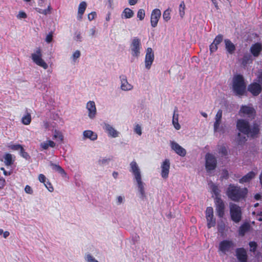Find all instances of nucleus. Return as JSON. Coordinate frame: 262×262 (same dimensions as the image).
I'll return each mask as SVG.
<instances>
[{
  "mask_svg": "<svg viewBox=\"0 0 262 262\" xmlns=\"http://www.w3.org/2000/svg\"><path fill=\"white\" fill-rule=\"evenodd\" d=\"M249 246L250 248V251H254L256 248V244L255 242H251L249 243Z\"/></svg>",
  "mask_w": 262,
  "mask_h": 262,
  "instance_id": "6e6d98bb",
  "label": "nucleus"
},
{
  "mask_svg": "<svg viewBox=\"0 0 262 262\" xmlns=\"http://www.w3.org/2000/svg\"><path fill=\"white\" fill-rule=\"evenodd\" d=\"M219 152L220 154H222V155H226L227 154V150L226 148H225V147L221 146L219 149Z\"/></svg>",
  "mask_w": 262,
  "mask_h": 262,
  "instance_id": "09e8293b",
  "label": "nucleus"
},
{
  "mask_svg": "<svg viewBox=\"0 0 262 262\" xmlns=\"http://www.w3.org/2000/svg\"><path fill=\"white\" fill-rule=\"evenodd\" d=\"M53 138L57 139L61 142L63 140V136L61 132L55 130L53 136Z\"/></svg>",
  "mask_w": 262,
  "mask_h": 262,
  "instance_id": "4c0bfd02",
  "label": "nucleus"
},
{
  "mask_svg": "<svg viewBox=\"0 0 262 262\" xmlns=\"http://www.w3.org/2000/svg\"><path fill=\"white\" fill-rule=\"evenodd\" d=\"M86 108L88 111V116L89 118L91 119L95 118L97 113L95 102L93 101H90L88 102Z\"/></svg>",
  "mask_w": 262,
  "mask_h": 262,
  "instance_id": "6ab92c4d",
  "label": "nucleus"
},
{
  "mask_svg": "<svg viewBox=\"0 0 262 262\" xmlns=\"http://www.w3.org/2000/svg\"><path fill=\"white\" fill-rule=\"evenodd\" d=\"M217 50V46L212 43L210 46V51L211 53L215 52Z\"/></svg>",
  "mask_w": 262,
  "mask_h": 262,
  "instance_id": "603ef678",
  "label": "nucleus"
},
{
  "mask_svg": "<svg viewBox=\"0 0 262 262\" xmlns=\"http://www.w3.org/2000/svg\"><path fill=\"white\" fill-rule=\"evenodd\" d=\"M52 166L54 170L60 173L63 177H66L67 173L60 166L55 164H52Z\"/></svg>",
  "mask_w": 262,
  "mask_h": 262,
  "instance_id": "c85d7f7f",
  "label": "nucleus"
},
{
  "mask_svg": "<svg viewBox=\"0 0 262 262\" xmlns=\"http://www.w3.org/2000/svg\"><path fill=\"white\" fill-rule=\"evenodd\" d=\"M118 176V173L117 172L114 171L113 173V176L115 179H117Z\"/></svg>",
  "mask_w": 262,
  "mask_h": 262,
  "instance_id": "774afa93",
  "label": "nucleus"
},
{
  "mask_svg": "<svg viewBox=\"0 0 262 262\" xmlns=\"http://www.w3.org/2000/svg\"><path fill=\"white\" fill-rule=\"evenodd\" d=\"M185 4L184 1H182L179 6V14L181 18H183L185 14Z\"/></svg>",
  "mask_w": 262,
  "mask_h": 262,
  "instance_id": "7c9ffc66",
  "label": "nucleus"
},
{
  "mask_svg": "<svg viewBox=\"0 0 262 262\" xmlns=\"http://www.w3.org/2000/svg\"><path fill=\"white\" fill-rule=\"evenodd\" d=\"M250 226L248 224H245L243 225L239 229V234L244 235V234L249 230Z\"/></svg>",
  "mask_w": 262,
  "mask_h": 262,
  "instance_id": "f704fd0d",
  "label": "nucleus"
},
{
  "mask_svg": "<svg viewBox=\"0 0 262 262\" xmlns=\"http://www.w3.org/2000/svg\"><path fill=\"white\" fill-rule=\"evenodd\" d=\"M213 4L214 5L216 9H219V6L217 5V0H211Z\"/></svg>",
  "mask_w": 262,
  "mask_h": 262,
  "instance_id": "e2e57ef3",
  "label": "nucleus"
},
{
  "mask_svg": "<svg viewBox=\"0 0 262 262\" xmlns=\"http://www.w3.org/2000/svg\"><path fill=\"white\" fill-rule=\"evenodd\" d=\"M216 210L219 217H222L224 215V204L222 200L216 197L215 199Z\"/></svg>",
  "mask_w": 262,
  "mask_h": 262,
  "instance_id": "aec40b11",
  "label": "nucleus"
},
{
  "mask_svg": "<svg viewBox=\"0 0 262 262\" xmlns=\"http://www.w3.org/2000/svg\"><path fill=\"white\" fill-rule=\"evenodd\" d=\"M8 147L12 150H20L21 148L23 147V146L20 144H12L8 146Z\"/></svg>",
  "mask_w": 262,
  "mask_h": 262,
  "instance_id": "c03bdc74",
  "label": "nucleus"
},
{
  "mask_svg": "<svg viewBox=\"0 0 262 262\" xmlns=\"http://www.w3.org/2000/svg\"><path fill=\"white\" fill-rule=\"evenodd\" d=\"M25 192L30 194H32L33 192V191L32 188L29 185H26L25 188Z\"/></svg>",
  "mask_w": 262,
  "mask_h": 262,
  "instance_id": "3c124183",
  "label": "nucleus"
},
{
  "mask_svg": "<svg viewBox=\"0 0 262 262\" xmlns=\"http://www.w3.org/2000/svg\"><path fill=\"white\" fill-rule=\"evenodd\" d=\"M130 171L133 174L134 179L137 183L139 197L144 200L146 197L145 183L142 180L141 172L140 168L135 161H133L129 164Z\"/></svg>",
  "mask_w": 262,
  "mask_h": 262,
  "instance_id": "f257e3e1",
  "label": "nucleus"
},
{
  "mask_svg": "<svg viewBox=\"0 0 262 262\" xmlns=\"http://www.w3.org/2000/svg\"><path fill=\"white\" fill-rule=\"evenodd\" d=\"M38 180L41 183H43L45 184L46 180V177L43 174H39L38 176Z\"/></svg>",
  "mask_w": 262,
  "mask_h": 262,
  "instance_id": "864d4df0",
  "label": "nucleus"
},
{
  "mask_svg": "<svg viewBox=\"0 0 262 262\" xmlns=\"http://www.w3.org/2000/svg\"><path fill=\"white\" fill-rule=\"evenodd\" d=\"M96 13L95 12H92L88 15V19L90 21L94 20L96 17Z\"/></svg>",
  "mask_w": 262,
  "mask_h": 262,
  "instance_id": "de8ad7c7",
  "label": "nucleus"
},
{
  "mask_svg": "<svg viewBox=\"0 0 262 262\" xmlns=\"http://www.w3.org/2000/svg\"><path fill=\"white\" fill-rule=\"evenodd\" d=\"M145 16V11L142 9H139L137 12V17L140 20H142L144 18Z\"/></svg>",
  "mask_w": 262,
  "mask_h": 262,
  "instance_id": "ea45409f",
  "label": "nucleus"
},
{
  "mask_svg": "<svg viewBox=\"0 0 262 262\" xmlns=\"http://www.w3.org/2000/svg\"><path fill=\"white\" fill-rule=\"evenodd\" d=\"M222 40L223 36L222 35H218L215 37L212 43L217 46L222 42Z\"/></svg>",
  "mask_w": 262,
  "mask_h": 262,
  "instance_id": "a18cd8bd",
  "label": "nucleus"
},
{
  "mask_svg": "<svg viewBox=\"0 0 262 262\" xmlns=\"http://www.w3.org/2000/svg\"><path fill=\"white\" fill-rule=\"evenodd\" d=\"M134 130L135 133L139 136H141L142 134V127L141 125L138 124L135 125Z\"/></svg>",
  "mask_w": 262,
  "mask_h": 262,
  "instance_id": "a19ab883",
  "label": "nucleus"
},
{
  "mask_svg": "<svg viewBox=\"0 0 262 262\" xmlns=\"http://www.w3.org/2000/svg\"><path fill=\"white\" fill-rule=\"evenodd\" d=\"M161 16V12L159 9H154L150 14V25L152 28H155L157 26L159 20Z\"/></svg>",
  "mask_w": 262,
  "mask_h": 262,
  "instance_id": "ddd939ff",
  "label": "nucleus"
},
{
  "mask_svg": "<svg viewBox=\"0 0 262 262\" xmlns=\"http://www.w3.org/2000/svg\"><path fill=\"white\" fill-rule=\"evenodd\" d=\"M172 122L176 129L179 130L181 128V125L179 123V114L176 110L173 112Z\"/></svg>",
  "mask_w": 262,
  "mask_h": 262,
  "instance_id": "bb28decb",
  "label": "nucleus"
},
{
  "mask_svg": "<svg viewBox=\"0 0 262 262\" xmlns=\"http://www.w3.org/2000/svg\"><path fill=\"white\" fill-rule=\"evenodd\" d=\"M50 13H49V10H48L47 9L42 10V14L46 15Z\"/></svg>",
  "mask_w": 262,
  "mask_h": 262,
  "instance_id": "69168bd1",
  "label": "nucleus"
},
{
  "mask_svg": "<svg viewBox=\"0 0 262 262\" xmlns=\"http://www.w3.org/2000/svg\"><path fill=\"white\" fill-rule=\"evenodd\" d=\"M83 135L87 138L92 140H95L97 138V135L96 133L91 130H86L83 133Z\"/></svg>",
  "mask_w": 262,
  "mask_h": 262,
  "instance_id": "cd10ccee",
  "label": "nucleus"
},
{
  "mask_svg": "<svg viewBox=\"0 0 262 262\" xmlns=\"http://www.w3.org/2000/svg\"><path fill=\"white\" fill-rule=\"evenodd\" d=\"M236 256L239 262H246L247 255L246 251L243 248H238L236 250Z\"/></svg>",
  "mask_w": 262,
  "mask_h": 262,
  "instance_id": "4be33fe9",
  "label": "nucleus"
},
{
  "mask_svg": "<svg viewBox=\"0 0 262 262\" xmlns=\"http://www.w3.org/2000/svg\"><path fill=\"white\" fill-rule=\"evenodd\" d=\"M171 149L181 157H184L186 155V150L183 147L174 141H170Z\"/></svg>",
  "mask_w": 262,
  "mask_h": 262,
  "instance_id": "f3484780",
  "label": "nucleus"
},
{
  "mask_svg": "<svg viewBox=\"0 0 262 262\" xmlns=\"http://www.w3.org/2000/svg\"><path fill=\"white\" fill-rule=\"evenodd\" d=\"M111 13L110 12H108L105 17V20L107 22L111 20Z\"/></svg>",
  "mask_w": 262,
  "mask_h": 262,
  "instance_id": "052dcab7",
  "label": "nucleus"
},
{
  "mask_svg": "<svg viewBox=\"0 0 262 262\" xmlns=\"http://www.w3.org/2000/svg\"><path fill=\"white\" fill-rule=\"evenodd\" d=\"M5 184H6V181H5V179H4L3 178H0V189L3 188L5 186Z\"/></svg>",
  "mask_w": 262,
  "mask_h": 262,
  "instance_id": "bf43d9fd",
  "label": "nucleus"
},
{
  "mask_svg": "<svg viewBox=\"0 0 262 262\" xmlns=\"http://www.w3.org/2000/svg\"><path fill=\"white\" fill-rule=\"evenodd\" d=\"M138 0H128L130 5H134L137 3Z\"/></svg>",
  "mask_w": 262,
  "mask_h": 262,
  "instance_id": "680f3d73",
  "label": "nucleus"
},
{
  "mask_svg": "<svg viewBox=\"0 0 262 262\" xmlns=\"http://www.w3.org/2000/svg\"><path fill=\"white\" fill-rule=\"evenodd\" d=\"M42 54L41 49L38 48L35 51V52L32 54L31 58L33 62L37 66L47 69L48 67L47 63L42 59Z\"/></svg>",
  "mask_w": 262,
  "mask_h": 262,
  "instance_id": "0eeeda50",
  "label": "nucleus"
},
{
  "mask_svg": "<svg viewBox=\"0 0 262 262\" xmlns=\"http://www.w3.org/2000/svg\"><path fill=\"white\" fill-rule=\"evenodd\" d=\"M236 127L237 129L244 134V136L241 138V134L238 135V141L239 143H243L246 140V135L249 134V123L243 119H239L236 123Z\"/></svg>",
  "mask_w": 262,
  "mask_h": 262,
  "instance_id": "20e7f679",
  "label": "nucleus"
},
{
  "mask_svg": "<svg viewBox=\"0 0 262 262\" xmlns=\"http://www.w3.org/2000/svg\"><path fill=\"white\" fill-rule=\"evenodd\" d=\"M120 89L125 92L130 91L134 89V85L128 81L126 76L122 75L120 77Z\"/></svg>",
  "mask_w": 262,
  "mask_h": 262,
  "instance_id": "dca6fc26",
  "label": "nucleus"
},
{
  "mask_svg": "<svg viewBox=\"0 0 262 262\" xmlns=\"http://www.w3.org/2000/svg\"><path fill=\"white\" fill-rule=\"evenodd\" d=\"M259 130L258 126L257 125H255L252 129L249 128V134H247V135L254 136L258 133Z\"/></svg>",
  "mask_w": 262,
  "mask_h": 262,
  "instance_id": "e433bc0d",
  "label": "nucleus"
},
{
  "mask_svg": "<svg viewBox=\"0 0 262 262\" xmlns=\"http://www.w3.org/2000/svg\"><path fill=\"white\" fill-rule=\"evenodd\" d=\"M232 90L236 95L242 96L246 92V84L243 76L235 75L232 79Z\"/></svg>",
  "mask_w": 262,
  "mask_h": 262,
  "instance_id": "7ed1b4c3",
  "label": "nucleus"
},
{
  "mask_svg": "<svg viewBox=\"0 0 262 262\" xmlns=\"http://www.w3.org/2000/svg\"><path fill=\"white\" fill-rule=\"evenodd\" d=\"M27 17V14L24 11H19L18 15H17V17L18 19L26 18Z\"/></svg>",
  "mask_w": 262,
  "mask_h": 262,
  "instance_id": "49530a36",
  "label": "nucleus"
},
{
  "mask_svg": "<svg viewBox=\"0 0 262 262\" xmlns=\"http://www.w3.org/2000/svg\"><path fill=\"white\" fill-rule=\"evenodd\" d=\"M20 154L21 157H23L24 158L26 159V160H28L30 158V156L27 152L25 151V149H24L23 147L21 148L20 150Z\"/></svg>",
  "mask_w": 262,
  "mask_h": 262,
  "instance_id": "79ce46f5",
  "label": "nucleus"
},
{
  "mask_svg": "<svg viewBox=\"0 0 262 262\" xmlns=\"http://www.w3.org/2000/svg\"><path fill=\"white\" fill-rule=\"evenodd\" d=\"M78 17L80 18L82 17V2L80 3L79 5Z\"/></svg>",
  "mask_w": 262,
  "mask_h": 262,
  "instance_id": "13d9d810",
  "label": "nucleus"
},
{
  "mask_svg": "<svg viewBox=\"0 0 262 262\" xmlns=\"http://www.w3.org/2000/svg\"><path fill=\"white\" fill-rule=\"evenodd\" d=\"M154 60V53L151 48H148L146 51L145 67L147 70L150 69Z\"/></svg>",
  "mask_w": 262,
  "mask_h": 262,
  "instance_id": "4468645a",
  "label": "nucleus"
},
{
  "mask_svg": "<svg viewBox=\"0 0 262 262\" xmlns=\"http://www.w3.org/2000/svg\"><path fill=\"white\" fill-rule=\"evenodd\" d=\"M21 121L24 124L29 125L31 121V116L30 114L27 113V114L22 118Z\"/></svg>",
  "mask_w": 262,
  "mask_h": 262,
  "instance_id": "473e14b6",
  "label": "nucleus"
},
{
  "mask_svg": "<svg viewBox=\"0 0 262 262\" xmlns=\"http://www.w3.org/2000/svg\"><path fill=\"white\" fill-rule=\"evenodd\" d=\"M234 244L232 241L224 240L219 245V251L221 254H226L233 248Z\"/></svg>",
  "mask_w": 262,
  "mask_h": 262,
  "instance_id": "9d476101",
  "label": "nucleus"
},
{
  "mask_svg": "<svg viewBox=\"0 0 262 262\" xmlns=\"http://www.w3.org/2000/svg\"><path fill=\"white\" fill-rule=\"evenodd\" d=\"M134 15V11L128 8H125L122 12L121 17L124 19H129Z\"/></svg>",
  "mask_w": 262,
  "mask_h": 262,
  "instance_id": "a878e982",
  "label": "nucleus"
},
{
  "mask_svg": "<svg viewBox=\"0 0 262 262\" xmlns=\"http://www.w3.org/2000/svg\"><path fill=\"white\" fill-rule=\"evenodd\" d=\"M103 128L108 137L114 138L119 137V132L112 124L104 123L103 125Z\"/></svg>",
  "mask_w": 262,
  "mask_h": 262,
  "instance_id": "f8f14e48",
  "label": "nucleus"
},
{
  "mask_svg": "<svg viewBox=\"0 0 262 262\" xmlns=\"http://www.w3.org/2000/svg\"><path fill=\"white\" fill-rule=\"evenodd\" d=\"M10 233L9 231H6L4 232L3 233V236L4 238H7L9 235Z\"/></svg>",
  "mask_w": 262,
  "mask_h": 262,
  "instance_id": "0e129e2a",
  "label": "nucleus"
},
{
  "mask_svg": "<svg viewBox=\"0 0 262 262\" xmlns=\"http://www.w3.org/2000/svg\"><path fill=\"white\" fill-rule=\"evenodd\" d=\"M206 218L207 222V227L210 228L215 225V220L213 215V209L212 207H207L206 210Z\"/></svg>",
  "mask_w": 262,
  "mask_h": 262,
  "instance_id": "2eb2a0df",
  "label": "nucleus"
},
{
  "mask_svg": "<svg viewBox=\"0 0 262 262\" xmlns=\"http://www.w3.org/2000/svg\"><path fill=\"white\" fill-rule=\"evenodd\" d=\"M125 198L123 195H118L116 198V203L117 205H120L124 203Z\"/></svg>",
  "mask_w": 262,
  "mask_h": 262,
  "instance_id": "58836bf2",
  "label": "nucleus"
},
{
  "mask_svg": "<svg viewBox=\"0 0 262 262\" xmlns=\"http://www.w3.org/2000/svg\"><path fill=\"white\" fill-rule=\"evenodd\" d=\"M141 49V42L140 39L137 37L133 38L130 45L132 55L136 58L138 57L140 55Z\"/></svg>",
  "mask_w": 262,
  "mask_h": 262,
  "instance_id": "39448f33",
  "label": "nucleus"
},
{
  "mask_svg": "<svg viewBox=\"0 0 262 262\" xmlns=\"http://www.w3.org/2000/svg\"><path fill=\"white\" fill-rule=\"evenodd\" d=\"M170 162L168 159H165L161 164V176L164 179H167L168 178L170 171Z\"/></svg>",
  "mask_w": 262,
  "mask_h": 262,
  "instance_id": "9b49d317",
  "label": "nucleus"
},
{
  "mask_svg": "<svg viewBox=\"0 0 262 262\" xmlns=\"http://www.w3.org/2000/svg\"><path fill=\"white\" fill-rule=\"evenodd\" d=\"M110 161V158H103L99 160L98 163L100 165H104L107 164Z\"/></svg>",
  "mask_w": 262,
  "mask_h": 262,
  "instance_id": "37998d69",
  "label": "nucleus"
},
{
  "mask_svg": "<svg viewBox=\"0 0 262 262\" xmlns=\"http://www.w3.org/2000/svg\"><path fill=\"white\" fill-rule=\"evenodd\" d=\"M261 51L262 45L258 43L253 45L250 48L251 53L254 56H258Z\"/></svg>",
  "mask_w": 262,
  "mask_h": 262,
  "instance_id": "5701e85b",
  "label": "nucleus"
},
{
  "mask_svg": "<svg viewBox=\"0 0 262 262\" xmlns=\"http://www.w3.org/2000/svg\"><path fill=\"white\" fill-rule=\"evenodd\" d=\"M52 39H53L52 33H49L47 35V36L46 37V41L47 42L50 43V42H51L52 41Z\"/></svg>",
  "mask_w": 262,
  "mask_h": 262,
  "instance_id": "4d7b16f0",
  "label": "nucleus"
},
{
  "mask_svg": "<svg viewBox=\"0 0 262 262\" xmlns=\"http://www.w3.org/2000/svg\"><path fill=\"white\" fill-rule=\"evenodd\" d=\"M80 52L78 50L75 51L72 56L73 60L75 61L76 59L78 58L80 56Z\"/></svg>",
  "mask_w": 262,
  "mask_h": 262,
  "instance_id": "8fccbe9b",
  "label": "nucleus"
},
{
  "mask_svg": "<svg viewBox=\"0 0 262 262\" xmlns=\"http://www.w3.org/2000/svg\"><path fill=\"white\" fill-rule=\"evenodd\" d=\"M209 186L211 191L214 193L215 195H217L219 194V190L217 186L212 183L209 184Z\"/></svg>",
  "mask_w": 262,
  "mask_h": 262,
  "instance_id": "c9c22d12",
  "label": "nucleus"
},
{
  "mask_svg": "<svg viewBox=\"0 0 262 262\" xmlns=\"http://www.w3.org/2000/svg\"><path fill=\"white\" fill-rule=\"evenodd\" d=\"M248 90L253 95L257 96L261 92V88L259 84L254 82L250 84L248 87Z\"/></svg>",
  "mask_w": 262,
  "mask_h": 262,
  "instance_id": "412c9836",
  "label": "nucleus"
},
{
  "mask_svg": "<svg viewBox=\"0 0 262 262\" xmlns=\"http://www.w3.org/2000/svg\"><path fill=\"white\" fill-rule=\"evenodd\" d=\"M239 114L241 117H251L254 115V110L249 106H243L239 112Z\"/></svg>",
  "mask_w": 262,
  "mask_h": 262,
  "instance_id": "a211bd4d",
  "label": "nucleus"
},
{
  "mask_svg": "<svg viewBox=\"0 0 262 262\" xmlns=\"http://www.w3.org/2000/svg\"><path fill=\"white\" fill-rule=\"evenodd\" d=\"M5 163L7 166H10L13 164L12 155L10 154H6L4 156Z\"/></svg>",
  "mask_w": 262,
  "mask_h": 262,
  "instance_id": "72a5a7b5",
  "label": "nucleus"
},
{
  "mask_svg": "<svg viewBox=\"0 0 262 262\" xmlns=\"http://www.w3.org/2000/svg\"><path fill=\"white\" fill-rule=\"evenodd\" d=\"M55 146V143L51 140H49L46 142L41 143L40 147L43 149H47L49 147H54Z\"/></svg>",
  "mask_w": 262,
  "mask_h": 262,
  "instance_id": "c756f323",
  "label": "nucleus"
},
{
  "mask_svg": "<svg viewBox=\"0 0 262 262\" xmlns=\"http://www.w3.org/2000/svg\"><path fill=\"white\" fill-rule=\"evenodd\" d=\"M205 167L207 171L215 169L217 165V161L213 155L207 153L205 156Z\"/></svg>",
  "mask_w": 262,
  "mask_h": 262,
  "instance_id": "6e6552de",
  "label": "nucleus"
},
{
  "mask_svg": "<svg viewBox=\"0 0 262 262\" xmlns=\"http://www.w3.org/2000/svg\"><path fill=\"white\" fill-rule=\"evenodd\" d=\"M222 111L219 110L215 116L213 127L215 132L223 134L225 132V126L222 125Z\"/></svg>",
  "mask_w": 262,
  "mask_h": 262,
  "instance_id": "423d86ee",
  "label": "nucleus"
},
{
  "mask_svg": "<svg viewBox=\"0 0 262 262\" xmlns=\"http://www.w3.org/2000/svg\"><path fill=\"white\" fill-rule=\"evenodd\" d=\"M257 174V172L250 171L239 180V183H244L250 182Z\"/></svg>",
  "mask_w": 262,
  "mask_h": 262,
  "instance_id": "b1692460",
  "label": "nucleus"
},
{
  "mask_svg": "<svg viewBox=\"0 0 262 262\" xmlns=\"http://www.w3.org/2000/svg\"><path fill=\"white\" fill-rule=\"evenodd\" d=\"M248 192L247 188L241 189L237 186L230 185L227 190V195L233 201H238L244 198Z\"/></svg>",
  "mask_w": 262,
  "mask_h": 262,
  "instance_id": "f03ea898",
  "label": "nucleus"
},
{
  "mask_svg": "<svg viewBox=\"0 0 262 262\" xmlns=\"http://www.w3.org/2000/svg\"><path fill=\"white\" fill-rule=\"evenodd\" d=\"M224 43L225 49L228 53L231 54H233L235 50V46L234 43L229 39H225Z\"/></svg>",
  "mask_w": 262,
  "mask_h": 262,
  "instance_id": "393cba45",
  "label": "nucleus"
},
{
  "mask_svg": "<svg viewBox=\"0 0 262 262\" xmlns=\"http://www.w3.org/2000/svg\"><path fill=\"white\" fill-rule=\"evenodd\" d=\"M171 9L170 8H167L163 13V19L165 22H168L171 19Z\"/></svg>",
  "mask_w": 262,
  "mask_h": 262,
  "instance_id": "2f4dec72",
  "label": "nucleus"
},
{
  "mask_svg": "<svg viewBox=\"0 0 262 262\" xmlns=\"http://www.w3.org/2000/svg\"><path fill=\"white\" fill-rule=\"evenodd\" d=\"M35 10L39 13L40 14H42V9H40V8H35Z\"/></svg>",
  "mask_w": 262,
  "mask_h": 262,
  "instance_id": "338daca9",
  "label": "nucleus"
},
{
  "mask_svg": "<svg viewBox=\"0 0 262 262\" xmlns=\"http://www.w3.org/2000/svg\"><path fill=\"white\" fill-rule=\"evenodd\" d=\"M45 185L46 188L48 189L50 192H52L54 190V188L52 186V184L50 182H47V184L45 183Z\"/></svg>",
  "mask_w": 262,
  "mask_h": 262,
  "instance_id": "5fc2aeb1",
  "label": "nucleus"
},
{
  "mask_svg": "<svg viewBox=\"0 0 262 262\" xmlns=\"http://www.w3.org/2000/svg\"><path fill=\"white\" fill-rule=\"evenodd\" d=\"M230 211L232 220L235 223L239 222L242 216L241 208L235 204H231L230 205Z\"/></svg>",
  "mask_w": 262,
  "mask_h": 262,
  "instance_id": "1a4fd4ad",
  "label": "nucleus"
}]
</instances>
